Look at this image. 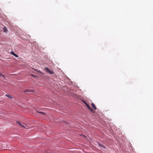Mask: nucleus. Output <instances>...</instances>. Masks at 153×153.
I'll list each match as a JSON object with an SVG mask.
<instances>
[{
	"mask_svg": "<svg viewBox=\"0 0 153 153\" xmlns=\"http://www.w3.org/2000/svg\"><path fill=\"white\" fill-rule=\"evenodd\" d=\"M44 70H45V71L46 72H48V73L49 74H53L54 73L53 72V71L50 70L48 68H44Z\"/></svg>",
	"mask_w": 153,
	"mask_h": 153,
	"instance_id": "1",
	"label": "nucleus"
},
{
	"mask_svg": "<svg viewBox=\"0 0 153 153\" xmlns=\"http://www.w3.org/2000/svg\"><path fill=\"white\" fill-rule=\"evenodd\" d=\"M16 123L18 124L21 127L23 128H25V126H24L23 125L21 124L19 122H16Z\"/></svg>",
	"mask_w": 153,
	"mask_h": 153,
	"instance_id": "2",
	"label": "nucleus"
},
{
	"mask_svg": "<svg viewBox=\"0 0 153 153\" xmlns=\"http://www.w3.org/2000/svg\"><path fill=\"white\" fill-rule=\"evenodd\" d=\"M25 92H33V91L32 90L27 89V90H25Z\"/></svg>",
	"mask_w": 153,
	"mask_h": 153,
	"instance_id": "3",
	"label": "nucleus"
},
{
	"mask_svg": "<svg viewBox=\"0 0 153 153\" xmlns=\"http://www.w3.org/2000/svg\"><path fill=\"white\" fill-rule=\"evenodd\" d=\"M91 105L92 107V108L93 109H94L95 110H96L97 109V108H96V107L95 106V105L94 104V103H91Z\"/></svg>",
	"mask_w": 153,
	"mask_h": 153,
	"instance_id": "4",
	"label": "nucleus"
},
{
	"mask_svg": "<svg viewBox=\"0 0 153 153\" xmlns=\"http://www.w3.org/2000/svg\"><path fill=\"white\" fill-rule=\"evenodd\" d=\"M11 54L12 55H14V56H15V57H18V56L17 54H16L14 53V52H13V51H12V52H11Z\"/></svg>",
	"mask_w": 153,
	"mask_h": 153,
	"instance_id": "5",
	"label": "nucleus"
},
{
	"mask_svg": "<svg viewBox=\"0 0 153 153\" xmlns=\"http://www.w3.org/2000/svg\"><path fill=\"white\" fill-rule=\"evenodd\" d=\"M99 145L100 146L104 148H105V147L104 145H102L100 143H99Z\"/></svg>",
	"mask_w": 153,
	"mask_h": 153,
	"instance_id": "6",
	"label": "nucleus"
},
{
	"mask_svg": "<svg viewBox=\"0 0 153 153\" xmlns=\"http://www.w3.org/2000/svg\"><path fill=\"white\" fill-rule=\"evenodd\" d=\"M5 96L10 98V99L12 98V97H11V96L10 95L6 94Z\"/></svg>",
	"mask_w": 153,
	"mask_h": 153,
	"instance_id": "7",
	"label": "nucleus"
},
{
	"mask_svg": "<svg viewBox=\"0 0 153 153\" xmlns=\"http://www.w3.org/2000/svg\"><path fill=\"white\" fill-rule=\"evenodd\" d=\"M36 71H37V72L40 73V74H43V73L41 71H40V70H35Z\"/></svg>",
	"mask_w": 153,
	"mask_h": 153,
	"instance_id": "8",
	"label": "nucleus"
},
{
	"mask_svg": "<svg viewBox=\"0 0 153 153\" xmlns=\"http://www.w3.org/2000/svg\"><path fill=\"white\" fill-rule=\"evenodd\" d=\"M89 110H90V111L92 113H94V110H93L91 108H90V109H89Z\"/></svg>",
	"mask_w": 153,
	"mask_h": 153,
	"instance_id": "9",
	"label": "nucleus"
},
{
	"mask_svg": "<svg viewBox=\"0 0 153 153\" xmlns=\"http://www.w3.org/2000/svg\"><path fill=\"white\" fill-rule=\"evenodd\" d=\"M83 102L85 104V105L86 106L88 104V103L86 102L85 101L83 100Z\"/></svg>",
	"mask_w": 153,
	"mask_h": 153,
	"instance_id": "10",
	"label": "nucleus"
},
{
	"mask_svg": "<svg viewBox=\"0 0 153 153\" xmlns=\"http://www.w3.org/2000/svg\"><path fill=\"white\" fill-rule=\"evenodd\" d=\"M86 106L89 109H90V108H91L90 107V106L88 105V104L87 105H86Z\"/></svg>",
	"mask_w": 153,
	"mask_h": 153,
	"instance_id": "11",
	"label": "nucleus"
},
{
	"mask_svg": "<svg viewBox=\"0 0 153 153\" xmlns=\"http://www.w3.org/2000/svg\"><path fill=\"white\" fill-rule=\"evenodd\" d=\"M4 31L5 32H7V29L6 28V27H5V28H4Z\"/></svg>",
	"mask_w": 153,
	"mask_h": 153,
	"instance_id": "12",
	"label": "nucleus"
},
{
	"mask_svg": "<svg viewBox=\"0 0 153 153\" xmlns=\"http://www.w3.org/2000/svg\"><path fill=\"white\" fill-rule=\"evenodd\" d=\"M1 76H2L3 78H5V77L4 76L1 74V73H0V77H1Z\"/></svg>",
	"mask_w": 153,
	"mask_h": 153,
	"instance_id": "13",
	"label": "nucleus"
},
{
	"mask_svg": "<svg viewBox=\"0 0 153 153\" xmlns=\"http://www.w3.org/2000/svg\"><path fill=\"white\" fill-rule=\"evenodd\" d=\"M37 112L38 113H39L42 114H45L44 113H43V112H38V111H37Z\"/></svg>",
	"mask_w": 153,
	"mask_h": 153,
	"instance_id": "14",
	"label": "nucleus"
},
{
	"mask_svg": "<svg viewBox=\"0 0 153 153\" xmlns=\"http://www.w3.org/2000/svg\"><path fill=\"white\" fill-rule=\"evenodd\" d=\"M31 76H33V77H36V76H35V75H33V74H31Z\"/></svg>",
	"mask_w": 153,
	"mask_h": 153,
	"instance_id": "15",
	"label": "nucleus"
}]
</instances>
